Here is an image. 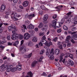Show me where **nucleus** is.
Here are the masks:
<instances>
[{"label":"nucleus","mask_w":77,"mask_h":77,"mask_svg":"<svg viewBox=\"0 0 77 77\" xmlns=\"http://www.w3.org/2000/svg\"><path fill=\"white\" fill-rule=\"evenodd\" d=\"M41 42H42V44H45V45L48 47H50V45H52V44H53V43L51 41L47 42L46 40L45 39H42V40Z\"/></svg>","instance_id":"obj_1"},{"label":"nucleus","mask_w":77,"mask_h":77,"mask_svg":"<svg viewBox=\"0 0 77 77\" xmlns=\"http://www.w3.org/2000/svg\"><path fill=\"white\" fill-rule=\"evenodd\" d=\"M71 12H69L68 13H67L65 17V18L66 19H68V18H69L68 19L66 20V23H69L71 22Z\"/></svg>","instance_id":"obj_2"},{"label":"nucleus","mask_w":77,"mask_h":77,"mask_svg":"<svg viewBox=\"0 0 77 77\" xmlns=\"http://www.w3.org/2000/svg\"><path fill=\"white\" fill-rule=\"evenodd\" d=\"M47 51L46 52V55H48V54H50V55L52 54V55H54V48H52L51 51L50 52V48H48L46 49Z\"/></svg>","instance_id":"obj_3"},{"label":"nucleus","mask_w":77,"mask_h":77,"mask_svg":"<svg viewBox=\"0 0 77 77\" xmlns=\"http://www.w3.org/2000/svg\"><path fill=\"white\" fill-rule=\"evenodd\" d=\"M64 54L63 53H61L60 56V62H62V63H65V59H64L63 60V56H64Z\"/></svg>","instance_id":"obj_4"},{"label":"nucleus","mask_w":77,"mask_h":77,"mask_svg":"<svg viewBox=\"0 0 77 77\" xmlns=\"http://www.w3.org/2000/svg\"><path fill=\"white\" fill-rule=\"evenodd\" d=\"M57 19H55V20H53L52 22V26H53L55 29H56V23L57 22Z\"/></svg>","instance_id":"obj_5"},{"label":"nucleus","mask_w":77,"mask_h":77,"mask_svg":"<svg viewBox=\"0 0 77 77\" xmlns=\"http://www.w3.org/2000/svg\"><path fill=\"white\" fill-rule=\"evenodd\" d=\"M30 38V35L28 33H26L24 34V39H28Z\"/></svg>","instance_id":"obj_6"},{"label":"nucleus","mask_w":77,"mask_h":77,"mask_svg":"<svg viewBox=\"0 0 77 77\" xmlns=\"http://www.w3.org/2000/svg\"><path fill=\"white\" fill-rule=\"evenodd\" d=\"M6 68V66L5 65V64L2 65L0 67V69H1V72H3L5 70V69Z\"/></svg>","instance_id":"obj_7"},{"label":"nucleus","mask_w":77,"mask_h":77,"mask_svg":"<svg viewBox=\"0 0 77 77\" xmlns=\"http://www.w3.org/2000/svg\"><path fill=\"white\" fill-rule=\"evenodd\" d=\"M29 5V2L28 1H26L23 3V6L24 7H26Z\"/></svg>","instance_id":"obj_8"},{"label":"nucleus","mask_w":77,"mask_h":77,"mask_svg":"<svg viewBox=\"0 0 77 77\" xmlns=\"http://www.w3.org/2000/svg\"><path fill=\"white\" fill-rule=\"evenodd\" d=\"M33 17H35V14H31L28 15V18L29 20H32Z\"/></svg>","instance_id":"obj_9"},{"label":"nucleus","mask_w":77,"mask_h":77,"mask_svg":"<svg viewBox=\"0 0 77 77\" xmlns=\"http://www.w3.org/2000/svg\"><path fill=\"white\" fill-rule=\"evenodd\" d=\"M68 62L70 65H71V66H74V62L72 60H69Z\"/></svg>","instance_id":"obj_10"},{"label":"nucleus","mask_w":77,"mask_h":77,"mask_svg":"<svg viewBox=\"0 0 77 77\" xmlns=\"http://www.w3.org/2000/svg\"><path fill=\"white\" fill-rule=\"evenodd\" d=\"M61 8H63V6L61 5H58L57 7L55 8V9H58L57 10V11H58L59 12L60 11V9Z\"/></svg>","instance_id":"obj_11"},{"label":"nucleus","mask_w":77,"mask_h":77,"mask_svg":"<svg viewBox=\"0 0 77 77\" xmlns=\"http://www.w3.org/2000/svg\"><path fill=\"white\" fill-rule=\"evenodd\" d=\"M21 66H22V65L20 64V62H19L18 63V65L17 66V67L19 71H21Z\"/></svg>","instance_id":"obj_12"},{"label":"nucleus","mask_w":77,"mask_h":77,"mask_svg":"<svg viewBox=\"0 0 77 77\" xmlns=\"http://www.w3.org/2000/svg\"><path fill=\"white\" fill-rule=\"evenodd\" d=\"M55 52L56 55H58L60 53V50L59 49H56L55 51Z\"/></svg>","instance_id":"obj_13"},{"label":"nucleus","mask_w":77,"mask_h":77,"mask_svg":"<svg viewBox=\"0 0 77 77\" xmlns=\"http://www.w3.org/2000/svg\"><path fill=\"white\" fill-rule=\"evenodd\" d=\"M38 63V61H34L31 64V66L32 67H34L35 66H36V63Z\"/></svg>","instance_id":"obj_14"},{"label":"nucleus","mask_w":77,"mask_h":77,"mask_svg":"<svg viewBox=\"0 0 77 77\" xmlns=\"http://www.w3.org/2000/svg\"><path fill=\"white\" fill-rule=\"evenodd\" d=\"M28 29L30 30L33 29H34V26H33L32 24H31L29 26Z\"/></svg>","instance_id":"obj_15"},{"label":"nucleus","mask_w":77,"mask_h":77,"mask_svg":"<svg viewBox=\"0 0 77 77\" xmlns=\"http://www.w3.org/2000/svg\"><path fill=\"white\" fill-rule=\"evenodd\" d=\"M13 29H14V30H17V27L15 26V25L14 24H12L11 26Z\"/></svg>","instance_id":"obj_16"},{"label":"nucleus","mask_w":77,"mask_h":77,"mask_svg":"<svg viewBox=\"0 0 77 77\" xmlns=\"http://www.w3.org/2000/svg\"><path fill=\"white\" fill-rule=\"evenodd\" d=\"M52 54H49L48 55V57L50 58L51 60H53L54 59V56Z\"/></svg>","instance_id":"obj_17"},{"label":"nucleus","mask_w":77,"mask_h":77,"mask_svg":"<svg viewBox=\"0 0 77 77\" xmlns=\"http://www.w3.org/2000/svg\"><path fill=\"white\" fill-rule=\"evenodd\" d=\"M6 8V5H2L0 9L1 10H2V11H4L5 9Z\"/></svg>","instance_id":"obj_18"},{"label":"nucleus","mask_w":77,"mask_h":77,"mask_svg":"<svg viewBox=\"0 0 77 77\" xmlns=\"http://www.w3.org/2000/svg\"><path fill=\"white\" fill-rule=\"evenodd\" d=\"M77 32H72L69 30L68 31H67V33L68 34H71V35H73V34H74V33H77Z\"/></svg>","instance_id":"obj_19"},{"label":"nucleus","mask_w":77,"mask_h":77,"mask_svg":"<svg viewBox=\"0 0 77 77\" xmlns=\"http://www.w3.org/2000/svg\"><path fill=\"white\" fill-rule=\"evenodd\" d=\"M19 44V41L17 40L15 42L14 44H13V45L14 46H16L17 47V45Z\"/></svg>","instance_id":"obj_20"},{"label":"nucleus","mask_w":77,"mask_h":77,"mask_svg":"<svg viewBox=\"0 0 77 77\" xmlns=\"http://www.w3.org/2000/svg\"><path fill=\"white\" fill-rule=\"evenodd\" d=\"M72 37L74 38V40H77V34H75Z\"/></svg>","instance_id":"obj_21"},{"label":"nucleus","mask_w":77,"mask_h":77,"mask_svg":"<svg viewBox=\"0 0 77 77\" xmlns=\"http://www.w3.org/2000/svg\"><path fill=\"white\" fill-rule=\"evenodd\" d=\"M11 71L14 72L17 70V68L16 67H14L11 69Z\"/></svg>","instance_id":"obj_22"},{"label":"nucleus","mask_w":77,"mask_h":77,"mask_svg":"<svg viewBox=\"0 0 77 77\" xmlns=\"http://www.w3.org/2000/svg\"><path fill=\"white\" fill-rule=\"evenodd\" d=\"M11 38L12 40H15L17 39L15 35L14 34H13L12 35V37Z\"/></svg>","instance_id":"obj_23"},{"label":"nucleus","mask_w":77,"mask_h":77,"mask_svg":"<svg viewBox=\"0 0 77 77\" xmlns=\"http://www.w3.org/2000/svg\"><path fill=\"white\" fill-rule=\"evenodd\" d=\"M32 41L33 42H37V41H38V39H37L36 37H34L33 38Z\"/></svg>","instance_id":"obj_24"},{"label":"nucleus","mask_w":77,"mask_h":77,"mask_svg":"<svg viewBox=\"0 0 77 77\" xmlns=\"http://www.w3.org/2000/svg\"><path fill=\"white\" fill-rule=\"evenodd\" d=\"M48 17V15L47 14L45 15L44 16V20H47Z\"/></svg>","instance_id":"obj_25"},{"label":"nucleus","mask_w":77,"mask_h":77,"mask_svg":"<svg viewBox=\"0 0 77 77\" xmlns=\"http://www.w3.org/2000/svg\"><path fill=\"white\" fill-rule=\"evenodd\" d=\"M73 56L74 55H73V54H70L69 55V57L71 58V59H74V58L73 57Z\"/></svg>","instance_id":"obj_26"},{"label":"nucleus","mask_w":77,"mask_h":77,"mask_svg":"<svg viewBox=\"0 0 77 77\" xmlns=\"http://www.w3.org/2000/svg\"><path fill=\"white\" fill-rule=\"evenodd\" d=\"M19 38V39H20L21 40L23 39V35L21 34H19V38Z\"/></svg>","instance_id":"obj_27"},{"label":"nucleus","mask_w":77,"mask_h":77,"mask_svg":"<svg viewBox=\"0 0 77 77\" xmlns=\"http://www.w3.org/2000/svg\"><path fill=\"white\" fill-rule=\"evenodd\" d=\"M45 50L42 49V50H41V51L40 53V54H43V53H45Z\"/></svg>","instance_id":"obj_28"},{"label":"nucleus","mask_w":77,"mask_h":77,"mask_svg":"<svg viewBox=\"0 0 77 77\" xmlns=\"http://www.w3.org/2000/svg\"><path fill=\"white\" fill-rule=\"evenodd\" d=\"M63 29L65 30H68V28L66 27L65 25H64L63 26Z\"/></svg>","instance_id":"obj_29"},{"label":"nucleus","mask_w":77,"mask_h":77,"mask_svg":"<svg viewBox=\"0 0 77 77\" xmlns=\"http://www.w3.org/2000/svg\"><path fill=\"white\" fill-rule=\"evenodd\" d=\"M8 29L10 31H11L13 30V29L12 28L11 26H9L8 27Z\"/></svg>","instance_id":"obj_30"},{"label":"nucleus","mask_w":77,"mask_h":77,"mask_svg":"<svg viewBox=\"0 0 77 77\" xmlns=\"http://www.w3.org/2000/svg\"><path fill=\"white\" fill-rule=\"evenodd\" d=\"M43 26V24H42V23H40L39 26H38V28L41 29Z\"/></svg>","instance_id":"obj_31"},{"label":"nucleus","mask_w":77,"mask_h":77,"mask_svg":"<svg viewBox=\"0 0 77 77\" xmlns=\"http://www.w3.org/2000/svg\"><path fill=\"white\" fill-rule=\"evenodd\" d=\"M70 41L72 42V43H73V44H75V41L74 40V39L72 38L70 40Z\"/></svg>","instance_id":"obj_32"},{"label":"nucleus","mask_w":77,"mask_h":77,"mask_svg":"<svg viewBox=\"0 0 77 77\" xmlns=\"http://www.w3.org/2000/svg\"><path fill=\"white\" fill-rule=\"evenodd\" d=\"M41 8L42 9H43V10H45V9H46V8H45V6H44V5L41 6Z\"/></svg>","instance_id":"obj_33"},{"label":"nucleus","mask_w":77,"mask_h":77,"mask_svg":"<svg viewBox=\"0 0 77 77\" xmlns=\"http://www.w3.org/2000/svg\"><path fill=\"white\" fill-rule=\"evenodd\" d=\"M62 32V29H61L59 28L57 30V33H60Z\"/></svg>","instance_id":"obj_34"},{"label":"nucleus","mask_w":77,"mask_h":77,"mask_svg":"<svg viewBox=\"0 0 77 77\" xmlns=\"http://www.w3.org/2000/svg\"><path fill=\"white\" fill-rule=\"evenodd\" d=\"M32 42L31 41H30L29 42L28 44V45H29V46H32Z\"/></svg>","instance_id":"obj_35"},{"label":"nucleus","mask_w":77,"mask_h":77,"mask_svg":"<svg viewBox=\"0 0 77 77\" xmlns=\"http://www.w3.org/2000/svg\"><path fill=\"white\" fill-rule=\"evenodd\" d=\"M15 36H16V38H19V36L20 35H18V34H14Z\"/></svg>","instance_id":"obj_36"},{"label":"nucleus","mask_w":77,"mask_h":77,"mask_svg":"<svg viewBox=\"0 0 77 77\" xmlns=\"http://www.w3.org/2000/svg\"><path fill=\"white\" fill-rule=\"evenodd\" d=\"M53 41H54V42H56L57 41V37H56L53 39Z\"/></svg>","instance_id":"obj_37"},{"label":"nucleus","mask_w":77,"mask_h":77,"mask_svg":"<svg viewBox=\"0 0 77 77\" xmlns=\"http://www.w3.org/2000/svg\"><path fill=\"white\" fill-rule=\"evenodd\" d=\"M32 55V53H31L30 54L28 55V58H30Z\"/></svg>","instance_id":"obj_38"},{"label":"nucleus","mask_w":77,"mask_h":77,"mask_svg":"<svg viewBox=\"0 0 77 77\" xmlns=\"http://www.w3.org/2000/svg\"><path fill=\"white\" fill-rule=\"evenodd\" d=\"M10 71H11V69L9 67H8L7 69V72H9Z\"/></svg>","instance_id":"obj_39"},{"label":"nucleus","mask_w":77,"mask_h":77,"mask_svg":"<svg viewBox=\"0 0 77 77\" xmlns=\"http://www.w3.org/2000/svg\"><path fill=\"white\" fill-rule=\"evenodd\" d=\"M64 20L62 19L61 20V21L60 23L61 24H63V22H64Z\"/></svg>","instance_id":"obj_40"},{"label":"nucleus","mask_w":77,"mask_h":77,"mask_svg":"<svg viewBox=\"0 0 77 77\" xmlns=\"http://www.w3.org/2000/svg\"><path fill=\"white\" fill-rule=\"evenodd\" d=\"M43 58H44V57H41L39 60V62H41L42 60L43 59Z\"/></svg>","instance_id":"obj_41"},{"label":"nucleus","mask_w":77,"mask_h":77,"mask_svg":"<svg viewBox=\"0 0 77 77\" xmlns=\"http://www.w3.org/2000/svg\"><path fill=\"white\" fill-rule=\"evenodd\" d=\"M43 23H44V24H47L48 22H47V20H44L43 21Z\"/></svg>","instance_id":"obj_42"},{"label":"nucleus","mask_w":77,"mask_h":77,"mask_svg":"<svg viewBox=\"0 0 77 77\" xmlns=\"http://www.w3.org/2000/svg\"><path fill=\"white\" fill-rule=\"evenodd\" d=\"M69 42V39H67V38H66V41H65V42L66 43H68V42Z\"/></svg>","instance_id":"obj_43"},{"label":"nucleus","mask_w":77,"mask_h":77,"mask_svg":"<svg viewBox=\"0 0 77 77\" xmlns=\"http://www.w3.org/2000/svg\"><path fill=\"white\" fill-rule=\"evenodd\" d=\"M13 18L14 19V21H18V19L17 18V17H13Z\"/></svg>","instance_id":"obj_44"},{"label":"nucleus","mask_w":77,"mask_h":77,"mask_svg":"<svg viewBox=\"0 0 77 77\" xmlns=\"http://www.w3.org/2000/svg\"><path fill=\"white\" fill-rule=\"evenodd\" d=\"M23 27H22V29H26L27 30V28H26V26L25 25H23Z\"/></svg>","instance_id":"obj_45"},{"label":"nucleus","mask_w":77,"mask_h":77,"mask_svg":"<svg viewBox=\"0 0 77 77\" xmlns=\"http://www.w3.org/2000/svg\"><path fill=\"white\" fill-rule=\"evenodd\" d=\"M75 30H76V27H75L72 29V31H75Z\"/></svg>","instance_id":"obj_46"},{"label":"nucleus","mask_w":77,"mask_h":77,"mask_svg":"<svg viewBox=\"0 0 77 77\" xmlns=\"http://www.w3.org/2000/svg\"><path fill=\"white\" fill-rule=\"evenodd\" d=\"M5 42H6V41H5L1 42V41L0 40V45L3 44H4V43H5Z\"/></svg>","instance_id":"obj_47"},{"label":"nucleus","mask_w":77,"mask_h":77,"mask_svg":"<svg viewBox=\"0 0 77 77\" xmlns=\"http://www.w3.org/2000/svg\"><path fill=\"white\" fill-rule=\"evenodd\" d=\"M7 38L8 40H10L11 39V36L10 35L7 36Z\"/></svg>","instance_id":"obj_48"},{"label":"nucleus","mask_w":77,"mask_h":77,"mask_svg":"<svg viewBox=\"0 0 77 77\" xmlns=\"http://www.w3.org/2000/svg\"><path fill=\"white\" fill-rule=\"evenodd\" d=\"M39 46H42L43 45L42 44V42H40L39 43Z\"/></svg>","instance_id":"obj_49"},{"label":"nucleus","mask_w":77,"mask_h":77,"mask_svg":"<svg viewBox=\"0 0 77 77\" xmlns=\"http://www.w3.org/2000/svg\"><path fill=\"white\" fill-rule=\"evenodd\" d=\"M44 35V32H40L39 34V35H40V36H43Z\"/></svg>","instance_id":"obj_50"},{"label":"nucleus","mask_w":77,"mask_h":77,"mask_svg":"<svg viewBox=\"0 0 77 77\" xmlns=\"http://www.w3.org/2000/svg\"><path fill=\"white\" fill-rule=\"evenodd\" d=\"M57 17V14H55L53 16V19H55V18H56Z\"/></svg>","instance_id":"obj_51"},{"label":"nucleus","mask_w":77,"mask_h":77,"mask_svg":"<svg viewBox=\"0 0 77 77\" xmlns=\"http://www.w3.org/2000/svg\"><path fill=\"white\" fill-rule=\"evenodd\" d=\"M66 38L67 39H69V40L71 39V36L70 35H68L66 37Z\"/></svg>","instance_id":"obj_52"},{"label":"nucleus","mask_w":77,"mask_h":77,"mask_svg":"<svg viewBox=\"0 0 77 77\" xmlns=\"http://www.w3.org/2000/svg\"><path fill=\"white\" fill-rule=\"evenodd\" d=\"M12 67H13V66H12V65H10L8 66V68H9L11 70V68H12Z\"/></svg>","instance_id":"obj_53"},{"label":"nucleus","mask_w":77,"mask_h":77,"mask_svg":"<svg viewBox=\"0 0 77 77\" xmlns=\"http://www.w3.org/2000/svg\"><path fill=\"white\" fill-rule=\"evenodd\" d=\"M59 48H60V49L62 50V49L63 48V47H62V45H61L59 46Z\"/></svg>","instance_id":"obj_54"},{"label":"nucleus","mask_w":77,"mask_h":77,"mask_svg":"<svg viewBox=\"0 0 77 77\" xmlns=\"http://www.w3.org/2000/svg\"><path fill=\"white\" fill-rule=\"evenodd\" d=\"M17 13H14L13 17H17Z\"/></svg>","instance_id":"obj_55"},{"label":"nucleus","mask_w":77,"mask_h":77,"mask_svg":"<svg viewBox=\"0 0 77 77\" xmlns=\"http://www.w3.org/2000/svg\"><path fill=\"white\" fill-rule=\"evenodd\" d=\"M70 5H71V6H73V5H74L75 3L73 2H72L70 3Z\"/></svg>","instance_id":"obj_56"},{"label":"nucleus","mask_w":77,"mask_h":77,"mask_svg":"<svg viewBox=\"0 0 77 77\" xmlns=\"http://www.w3.org/2000/svg\"><path fill=\"white\" fill-rule=\"evenodd\" d=\"M71 45V44L70 43H68L67 44V47H70Z\"/></svg>","instance_id":"obj_57"},{"label":"nucleus","mask_w":77,"mask_h":77,"mask_svg":"<svg viewBox=\"0 0 77 77\" xmlns=\"http://www.w3.org/2000/svg\"><path fill=\"white\" fill-rule=\"evenodd\" d=\"M41 4H43V5H45L47 4V2H41Z\"/></svg>","instance_id":"obj_58"},{"label":"nucleus","mask_w":77,"mask_h":77,"mask_svg":"<svg viewBox=\"0 0 77 77\" xmlns=\"http://www.w3.org/2000/svg\"><path fill=\"white\" fill-rule=\"evenodd\" d=\"M13 1L14 3H16L18 2V0H13Z\"/></svg>","instance_id":"obj_59"},{"label":"nucleus","mask_w":77,"mask_h":77,"mask_svg":"<svg viewBox=\"0 0 77 77\" xmlns=\"http://www.w3.org/2000/svg\"><path fill=\"white\" fill-rule=\"evenodd\" d=\"M25 24L26 25H27V24H29V21L28 20H27V21H26L25 22Z\"/></svg>","instance_id":"obj_60"},{"label":"nucleus","mask_w":77,"mask_h":77,"mask_svg":"<svg viewBox=\"0 0 77 77\" xmlns=\"http://www.w3.org/2000/svg\"><path fill=\"white\" fill-rule=\"evenodd\" d=\"M31 34L32 35L33 34H34L35 33V31L33 30H31Z\"/></svg>","instance_id":"obj_61"},{"label":"nucleus","mask_w":77,"mask_h":77,"mask_svg":"<svg viewBox=\"0 0 77 77\" xmlns=\"http://www.w3.org/2000/svg\"><path fill=\"white\" fill-rule=\"evenodd\" d=\"M44 27L45 28V29H47L48 27V25L47 24H45L44 25Z\"/></svg>","instance_id":"obj_62"},{"label":"nucleus","mask_w":77,"mask_h":77,"mask_svg":"<svg viewBox=\"0 0 77 77\" xmlns=\"http://www.w3.org/2000/svg\"><path fill=\"white\" fill-rule=\"evenodd\" d=\"M77 20V16H76L73 19V20H74V21H75L76 20Z\"/></svg>","instance_id":"obj_63"},{"label":"nucleus","mask_w":77,"mask_h":77,"mask_svg":"<svg viewBox=\"0 0 77 77\" xmlns=\"http://www.w3.org/2000/svg\"><path fill=\"white\" fill-rule=\"evenodd\" d=\"M67 77V75H64V76L63 75H60V77Z\"/></svg>","instance_id":"obj_64"}]
</instances>
